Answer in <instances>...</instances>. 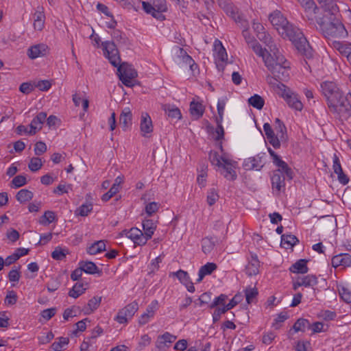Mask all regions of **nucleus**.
Masks as SVG:
<instances>
[{"mask_svg":"<svg viewBox=\"0 0 351 351\" xmlns=\"http://www.w3.org/2000/svg\"><path fill=\"white\" fill-rule=\"evenodd\" d=\"M323 36L328 39L345 38L348 36V31L344 25L338 19L331 21L318 23Z\"/></svg>","mask_w":351,"mask_h":351,"instance_id":"obj_5","label":"nucleus"},{"mask_svg":"<svg viewBox=\"0 0 351 351\" xmlns=\"http://www.w3.org/2000/svg\"><path fill=\"white\" fill-rule=\"evenodd\" d=\"M142 5L145 12L156 19L163 21L165 19L162 13L167 10L166 0H152V3L143 1Z\"/></svg>","mask_w":351,"mask_h":351,"instance_id":"obj_9","label":"nucleus"},{"mask_svg":"<svg viewBox=\"0 0 351 351\" xmlns=\"http://www.w3.org/2000/svg\"><path fill=\"white\" fill-rule=\"evenodd\" d=\"M227 99L226 97L219 99L217 101V113L218 116L215 118V122L217 124V128L215 132H224L223 128L222 126V120L223 116L224 113L225 106L226 104Z\"/></svg>","mask_w":351,"mask_h":351,"instance_id":"obj_18","label":"nucleus"},{"mask_svg":"<svg viewBox=\"0 0 351 351\" xmlns=\"http://www.w3.org/2000/svg\"><path fill=\"white\" fill-rule=\"evenodd\" d=\"M350 99L351 93L344 95L341 91L339 93H336V96L330 98L328 102V107L332 111L337 113L341 118L347 119L350 114Z\"/></svg>","mask_w":351,"mask_h":351,"instance_id":"obj_4","label":"nucleus"},{"mask_svg":"<svg viewBox=\"0 0 351 351\" xmlns=\"http://www.w3.org/2000/svg\"><path fill=\"white\" fill-rule=\"evenodd\" d=\"M219 198V195L217 189L212 188L208 191L206 202L210 206L214 205L218 201Z\"/></svg>","mask_w":351,"mask_h":351,"instance_id":"obj_46","label":"nucleus"},{"mask_svg":"<svg viewBox=\"0 0 351 351\" xmlns=\"http://www.w3.org/2000/svg\"><path fill=\"white\" fill-rule=\"evenodd\" d=\"M34 27L37 31H41L45 25V16L43 12V8H38L34 13Z\"/></svg>","mask_w":351,"mask_h":351,"instance_id":"obj_29","label":"nucleus"},{"mask_svg":"<svg viewBox=\"0 0 351 351\" xmlns=\"http://www.w3.org/2000/svg\"><path fill=\"white\" fill-rule=\"evenodd\" d=\"M268 152L272 158V162L276 166H280L283 168L286 167V162L283 161L280 156H278L274 150L271 148H268Z\"/></svg>","mask_w":351,"mask_h":351,"instance_id":"obj_55","label":"nucleus"},{"mask_svg":"<svg viewBox=\"0 0 351 351\" xmlns=\"http://www.w3.org/2000/svg\"><path fill=\"white\" fill-rule=\"evenodd\" d=\"M292 41L295 48L301 55L307 58L313 56V49L310 46L307 39L302 32L297 27L289 30V34L286 36Z\"/></svg>","mask_w":351,"mask_h":351,"instance_id":"obj_6","label":"nucleus"},{"mask_svg":"<svg viewBox=\"0 0 351 351\" xmlns=\"http://www.w3.org/2000/svg\"><path fill=\"white\" fill-rule=\"evenodd\" d=\"M211 300V294L210 293H202L198 300L195 301V304L198 306H203L204 304H207Z\"/></svg>","mask_w":351,"mask_h":351,"instance_id":"obj_61","label":"nucleus"},{"mask_svg":"<svg viewBox=\"0 0 351 351\" xmlns=\"http://www.w3.org/2000/svg\"><path fill=\"white\" fill-rule=\"evenodd\" d=\"M43 166V162L40 158H32L30 160V162L28 165L29 169L33 171H37L39 170Z\"/></svg>","mask_w":351,"mask_h":351,"instance_id":"obj_57","label":"nucleus"},{"mask_svg":"<svg viewBox=\"0 0 351 351\" xmlns=\"http://www.w3.org/2000/svg\"><path fill=\"white\" fill-rule=\"evenodd\" d=\"M179 50L180 51V53L183 54L182 56V60L183 62L189 66L191 70L192 71H194L195 69H197L198 66L195 62V61L192 59V58L186 54V53L183 50L182 48H179Z\"/></svg>","mask_w":351,"mask_h":351,"instance_id":"obj_47","label":"nucleus"},{"mask_svg":"<svg viewBox=\"0 0 351 351\" xmlns=\"http://www.w3.org/2000/svg\"><path fill=\"white\" fill-rule=\"evenodd\" d=\"M287 318L288 315H287V313H280L274 319V322L272 324V326L276 330L279 329L281 326V324L284 322L286 319H287Z\"/></svg>","mask_w":351,"mask_h":351,"instance_id":"obj_62","label":"nucleus"},{"mask_svg":"<svg viewBox=\"0 0 351 351\" xmlns=\"http://www.w3.org/2000/svg\"><path fill=\"white\" fill-rule=\"evenodd\" d=\"M56 220V214L51 210L45 211L43 215L40 218L39 223L43 226L49 225Z\"/></svg>","mask_w":351,"mask_h":351,"instance_id":"obj_44","label":"nucleus"},{"mask_svg":"<svg viewBox=\"0 0 351 351\" xmlns=\"http://www.w3.org/2000/svg\"><path fill=\"white\" fill-rule=\"evenodd\" d=\"M228 299V296L225 294H221L219 296L216 297L212 303L210 304L208 307L210 308H214L218 306H223L226 305V302Z\"/></svg>","mask_w":351,"mask_h":351,"instance_id":"obj_53","label":"nucleus"},{"mask_svg":"<svg viewBox=\"0 0 351 351\" xmlns=\"http://www.w3.org/2000/svg\"><path fill=\"white\" fill-rule=\"evenodd\" d=\"M214 51L217 53L215 59L217 62V65L219 67L220 65L219 62L223 63L227 60V53L221 43L218 40H216L214 43Z\"/></svg>","mask_w":351,"mask_h":351,"instance_id":"obj_25","label":"nucleus"},{"mask_svg":"<svg viewBox=\"0 0 351 351\" xmlns=\"http://www.w3.org/2000/svg\"><path fill=\"white\" fill-rule=\"evenodd\" d=\"M138 307V302L136 301H133L118 311L114 317V320L121 324H127L137 312Z\"/></svg>","mask_w":351,"mask_h":351,"instance_id":"obj_11","label":"nucleus"},{"mask_svg":"<svg viewBox=\"0 0 351 351\" xmlns=\"http://www.w3.org/2000/svg\"><path fill=\"white\" fill-rule=\"evenodd\" d=\"M47 47L44 44H38L28 49L27 55L29 58L35 59L45 55Z\"/></svg>","mask_w":351,"mask_h":351,"instance_id":"obj_26","label":"nucleus"},{"mask_svg":"<svg viewBox=\"0 0 351 351\" xmlns=\"http://www.w3.org/2000/svg\"><path fill=\"white\" fill-rule=\"evenodd\" d=\"M101 302V296H94L90 299L87 304L83 308L84 314L90 315L98 308Z\"/></svg>","mask_w":351,"mask_h":351,"instance_id":"obj_28","label":"nucleus"},{"mask_svg":"<svg viewBox=\"0 0 351 351\" xmlns=\"http://www.w3.org/2000/svg\"><path fill=\"white\" fill-rule=\"evenodd\" d=\"M302 7L304 8L306 10H313V12L316 13V10H317V7L315 5L313 0H298Z\"/></svg>","mask_w":351,"mask_h":351,"instance_id":"obj_63","label":"nucleus"},{"mask_svg":"<svg viewBox=\"0 0 351 351\" xmlns=\"http://www.w3.org/2000/svg\"><path fill=\"white\" fill-rule=\"evenodd\" d=\"M260 262L256 255H252L245 267V273L248 276L257 275L259 272Z\"/></svg>","mask_w":351,"mask_h":351,"instance_id":"obj_23","label":"nucleus"},{"mask_svg":"<svg viewBox=\"0 0 351 351\" xmlns=\"http://www.w3.org/2000/svg\"><path fill=\"white\" fill-rule=\"evenodd\" d=\"M338 291L342 300L347 303L351 302V291L348 288L341 286L338 288Z\"/></svg>","mask_w":351,"mask_h":351,"instance_id":"obj_54","label":"nucleus"},{"mask_svg":"<svg viewBox=\"0 0 351 351\" xmlns=\"http://www.w3.org/2000/svg\"><path fill=\"white\" fill-rule=\"evenodd\" d=\"M45 121L49 126V130H57L61 123L60 119L54 115H50Z\"/></svg>","mask_w":351,"mask_h":351,"instance_id":"obj_51","label":"nucleus"},{"mask_svg":"<svg viewBox=\"0 0 351 351\" xmlns=\"http://www.w3.org/2000/svg\"><path fill=\"white\" fill-rule=\"evenodd\" d=\"M72 189V185L69 184H59L58 186L53 189V193L58 194V195H61L64 193H69V191Z\"/></svg>","mask_w":351,"mask_h":351,"instance_id":"obj_56","label":"nucleus"},{"mask_svg":"<svg viewBox=\"0 0 351 351\" xmlns=\"http://www.w3.org/2000/svg\"><path fill=\"white\" fill-rule=\"evenodd\" d=\"M158 339L160 340V341H159L160 344H163L164 346H167V343H171L172 342H173L176 339V337L169 333V332H165L162 335L158 337Z\"/></svg>","mask_w":351,"mask_h":351,"instance_id":"obj_58","label":"nucleus"},{"mask_svg":"<svg viewBox=\"0 0 351 351\" xmlns=\"http://www.w3.org/2000/svg\"><path fill=\"white\" fill-rule=\"evenodd\" d=\"M321 88L323 94L326 97L328 102L330 100L332 97L336 96V93H339L341 90L336 86V84L331 82H325L321 84Z\"/></svg>","mask_w":351,"mask_h":351,"instance_id":"obj_19","label":"nucleus"},{"mask_svg":"<svg viewBox=\"0 0 351 351\" xmlns=\"http://www.w3.org/2000/svg\"><path fill=\"white\" fill-rule=\"evenodd\" d=\"M258 295V290L256 287H247L245 289V295L247 304L252 303Z\"/></svg>","mask_w":351,"mask_h":351,"instance_id":"obj_50","label":"nucleus"},{"mask_svg":"<svg viewBox=\"0 0 351 351\" xmlns=\"http://www.w3.org/2000/svg\"><path fill=\"white\" fill-rule=\"evenodd\" d=\"M317 2L325 12L331 15H335L339 12V7L335 0H318Z\"/></svg>","mask_w":351,"mask_h":351,"instance_id":"obj_27","label":"nucleus"},{"mask_svg":"<svg viewBox=\"0 0 351 351\" xmlns=\"http://www.w3.org/2000/svg\"><path fill=\"white\" fill-rule=\"evenodd\" d=\"M17 301V295L16 293L14 291H9L7 293V295L5 298V302L7 304L12 305L16 304Z\"/></svg>","mask_w":351,"mask_h":351,"instance_id":"obj_64","label":"nucleus"},{"mask_svg":"<svg viewBox=\"0 0 351 351\" xmlns=\"http://www.w3.org/2000/svg\"><path fill=\"white\" fill-rule=\"evenodd\" d=\"M85 290L86 288L84 287L83 283L77 282L69 291V295L73 298H77L85 292Z\"/></svg>","mask_w":351,"mask_h":351,"instance_id":"obj_43","label":"nucleus"},{"mask_svg":"<svg viewBox=\"0 0 351 351\" xmlns=\"http://www.w3.org/2000/svg\"><path fill=\"white\" fill-rule=\"evenodd\" d=\"M122 234L138 245H144L147 241L143 232L137 228H132L129 230H123Z\"/></svg>","mask_w":351,"mask_h":351,"instance_id":"obj_12","label":"nucleus"},{"mask_svg":"<svg viewBox=\"0 0 351 351\" xmlns=\"http://www.w3.org/2000/svg\"><path fill=\"white\" fill-rule=\"evenodd\" d=\"M169 276L176 277L189 292L193 293L195 291L193 283L191 282L189 275L186 271L180 269L176 272L171 273Z\"/></svg>","mask_w":351,"mask_h":351,"instance_id":"obj_16","label":"nucleus"},{"mask_svg":"<svg viewBox=\"0 0 351 351\" xmlns=\"http://www.w3.org/2000/svg\"><path fill=\"white\" fill-rule=\"evenodd\" d=\"M278 82L277 87L282 91V96L287 101L289 107L294 108L297 110H302L303 104L298 98V95L294 93H292L289 88H288L285 84Z\"/></svg>","mask_w":351,"mask_h":351,"instance_id":"obj_10","label":"nucleus"},{"mask_svg":"<svg viewBox=\"0 0 351 351\" xmlns=\"http://www.w3.org/2000/svg\"><path fill=\"white\" fill-rule=\"evenodd\" d=\"M69 339L68 337H58L51 344V349L52 351H61L69 344Z\"/></svg>","mask_w":351,"mask_h":351,"instance_id":"obj_40","label":"nucleus"},{"mask_svg":"<svg viewBox=\"0 0 351 351\" xmlns=\"http://www.w3.org/2000/svg\"><path fill=\"white\" fill-rule=\"evenodd\" d=\"M140 127L141 132H152V121L148 113L142 112L141 116Z\"/></svg>","mask_w":351,"mask_h":351,"instance_id":"obj_37","label":"nucleus"},{"mask_svg":"<svg viewBox=\"0 0 351 351\" xmlns=\"http://www.w3.org/2000/svg\"><path fill=\"white\" fill-rule=\"evenodd\" d=\"M306 263L305 259H300L290 267L289 271L295 274H306L308 270Z\"/></svg>","mask_w":351,"mask_h":351,"instance_id":"obj_36","label":"nucleus"},{"mask_svg":"<svg viewBox=\"0 0 351 351\" xmlns=\"http://www.w3.org/2000/svg\"><path fill=\"white\" fill-rule=\"evenodd\" d=\"M104 53L110 62L117 67L119 80L128 87L134 86L133 80L137 77V72L127 63L121 64V58L119 51L114 42L105 41L102 43Z\"/></svg>","mask_w":351,"mask_h":351,"instance_id":"obj_3","label":"nucleus"},{"mask_svg":"<svg viewBox=\"0 0 351 351\" xmlns=\"http://www.w3.org/2000/svg\"><path fill=\"white\" fill-rule=\"evenodd\" d=\"M248 104L258 110H261L264 106L265 100L259 95L255 94L248 99Z\"/></svg>","mask_w":351,"mask_h":351,"instance_id":"obj_42","label":"nucleus"},{"mask_svg":"<svg viewBox=\"0 0 351 351\" xmlns=\"http://www.w3.org/2000/svg\"><path fill=\"white\" fill-rule=\"evenodd\" d=\"M159 206V204L156 202H150L145 206V213L148 216H152L154 213L158 210Z\"/></svg>","mask_w":351,"mask_h":351,"instance_id":"obj_60","label":"nucleus"},{"mask_svg":"<svg viewBox=\"0 0 351 351\" xmlns=\"http://www.w3.org/2000/svg\"><path fill=\"white\" fill-rule=\"evenodd\" d=\"M158 308V302L156 300L152 301L147 306L146 311L138 318V324L141 326L148 323L152 319Z\"/></svg>","mask_w":351,"mask_h":351,"instance_id":"obj_13","label":"nucleus"},{"mask_svg":"<svg viewBox=\"0 0 351 351\" xmlns=\"http://www.w3.org/2000/svg\"><path fill=\"white\" fill-rule=\"evenodd\" d=\"M256 36L261 42L265 43L268 49L273 53V55H275V53H280L269 34L263 32L261 34H257Z\"/></svg>","mask_w":351,"mask_h":351,"instance_id":"obj_22","label":"nucleus"},{"mask_svg":"<svg viewBox=\"0 0 351 351\" xmlns=\"http://www.w3.org/2000/svg\"><path fill=\"white\" fill-rule=\"evenodd\" d=\"M263 136L265 142L269 143L276 149L279 148L281 143H285L288 138L287 133H265Z\"/></svg>","mask_w":351,"mask_h":351,"instance_id":"obj_14","label":"nucleus"},{"mask_svg":"<svg viewBox=\"0 0 351 351\" xmlns=\"http://www.w3.org/2000/svg\"><path fill=\"white\" fill-rule=\"evenodd\" d=\"M332 47L338 51L339 53L346 58L347 61L351 65V43L334 40L332 43Z\"/></svg>","mask_w":351,"mask_h":351,"instance_id":"obj_17","label":"nucleus"},{"mask_svg":"<svg viewBox=\"0 0 351 351\" xmlns=\"http://www.w3.org/2000/svg\"><path fill=\"white\" fill-rule=\"evenodd\" d=\"M332 267H337L342 266L343 267L351 266V256L348 253L339 254L334 256L331 261Z\"/></svg>","mask_w":351,"mask_h":351,"instance_id":"obj_20","label":"nucleus"},{"mask_svg":"<svg viewBox=\"0 0 351 351\" xmlns=\"http://www.w3.org/2000/svg\"><path fill=\"white\" fill-rule=\"evenodd\" d=\"M218 5L228 14L233 16L235 14L230 0H217Z\"/></svg>","mask_w":351,"mask_h":351,"instance_id":"obj_49","label":"nucleus"},{"mask_svg":"<svg viewBox=\"0 0 351 351\" xmlns=\"http://www.w3.org/2000/svg\"><path fill=\"white\" fill-rule=\"evenodd\" d=\"M243 165L246 170L259 171L264 166V162L262 160V157L256 156L245 160Z\"/></svg>","mask_w":351,"mask_h":351,"instance_id":"obj_21","label":"nucleus"},{"mask_svg":"<svg viewBox=\"0 0 351 351\" xmlns=\"http://www.w3.org/2000/svg\"><path fill=\"white\" fill-rule=\"evenodd\" d=\"M269 20L273 26L282 37H286L289 34V30L294 29L295 27L289 23L287 19L279 10H275L269 14Z\"/></svg>","mask_w":351,"mask_h":351,"instance_id":"obj_8","label":"nucleus"},{"mask_svg":"<svg viewBox=\"0 0 351 351\" xmlns=\"http://www.w3.org/2000/svg\"><path fill=\"white\" fill-rule=\"evenodd\" d=\"M162 109L165 114L171 119H180L182 113L180 110L174 105L165 104L162 106Z\"/></svg>","mask_w":351,"mask_h":351,"instance_id":"obj_34","label":"nucleus"},{"mask_svg":"<svg viewBox=\"0 0 351 351\" xmlns=\"http://www.w3.org/2000/svg\"><path fill=\"white\" fill-rule=\"evenodd\" d=\"M189 112L193 119H198L204 114V106L200 102L192 101L190 103Z\"/></svg>","mask_w":351,"mask_h":351,"instance_id":"obj_32","label":"nucleus"},{"mask_svg":"<svg viewBox=\"0 0 351 351\" xmlns=\"http://www.w3.org/2000/svg\"><path fill=\"white\" fill-rule=\"evenodd\" d=\"M142 226L144 231L143 234L146 239L148 241L152 238L155 230H156V223L152 219H145L143 221Z\"/></svg>","mask_w":351,"mask_h":351,"instance_id":"obj_31","label":"nucleus"},{"mask_svg":"<svg viewBox=\"0 0 351 351\" xmlns=\"http://www.w3.org/2000/svg\"><path fill=\"white\" fill-rule=\"evenodd\" d=\"M227 308V305L218 306L215 307V311L213 314V320L215 322L219 320L222 314L225 313L226 312L230 310L229 308Z\"/></svg>","mask_w":351,"mask_h":351,"instance_id":"obj_59","label":"nucleus"},{"mask_svg":"<svg viewBox=\"0 0 351 351\" xmlns=\"http://www.w3.org/2000/svg\"><path fill=\"white\" fill-rule=\"evenodd\" d=\"M26 183H27L26 177L23 175H19L12 179V180L11 182V187L15 188V189L19 188V187H21V186H24L25 184H26Z\"/></svg>","mask_w":351,"mask_h":351,"instance_id":"obj_52","label":"nucleus"},{"mask_svg":"<svg viewBox=\"0 0 351 351\" xmlns=\"http://www.w3.org/2000/svg\"><path fill=\"white\" fill-rule=\"evenodd\" d=\"M106 250V243L104 241L100 240L93 243L87 247V253L90 255H95Z\"/></svg>","mask_w":351,"mask_h":351,"instance_id":"obj_38","label":"nucleus"},{"mask_svg":"<svg viewBox=\"0 0 351 351\" xmlns=\"http://www.w3.org/2000/svg\"><path fill=\"white\" fill-rule=\"evenodd\" d=\"M16 198L21 204H23L33 198V193L27 189H21L16 193Z\"/></svg>","mask_w":351,"mask_h":351,"instance_id":"obj_41","label":"nucleus"},{"mask_svg":"<svg viewBox=\"0 0 351 351\" xmlns=\"http://www.w3.org/2000/svg\"><path fill=\"white\" fill-rule=\"evenodd\" d=\"M132 114L130 108H125L122 110L119 117V124L123 130H127L132 125Z\"/></svg>","mask_w":351,"mask_h":351,"instance_id":"obj_24","label":"nucleus"},{"mask_svg":"<svg viewBox=\"0 0 351 351\" xmlns=\"http://www.w3.org/2000/svg\"><path fill=\"white\" fill-rule=\"evenodd\" d=\"M78 265L81 267L82 271L88 274H100L99 267L92 261H80Z\"/></svg>","mask_w":351,"mask_h":351,"instance_id":"obj_35","label":"nucleus"},{"mask_svg":"<svg viewBox=\"0 0 351 351\" xmlns=\"http://www.w3.org/2000/svg\"><path fill=\"white\" fill-rule=\"evenodd\" d=\"M276 167L278 169L274 171L271 180L273 191L279 194L285 188V179H293V172L287 163L286 167Z\"/></svg>","mask_w":351,"mask_h":351,"instance_id":"obj_7","label":"nucleus"},{"mask_svg":"<svg viewBox=\"0 0 351 351\" xmlns=\"http://www.w3.org/2000/svg\"><path fill=\"white\" fill-rule=\"evenodd\" d=\"M310 327V322L303 318L298 319L293 326V329L295 332H304L306 328Z\"/></svg>","mask_w":351,"mask_h":351,"instance_id":"obj_45","label":"nucleus"},{"mask_svg":"<svg viewBox=\"0 0 351 351\" xmlns=\"http://www.w3.org/2000/svg\"><path fill=\"white\" fill-rule=\"evenodd\" d=\"M111 35L113 39L118 42L119 45H127L128 43V39L125 34L119 29H114Z\"/></svg>","mask_w":351,"mask_h":351,"instance_id":"obj_48","label":"nucleus"},{"mask_svg":"<svg viewBox=\"0 0 351 351\" xmlns=\"http://www.w3.org/2000/svg\"><path fill=\"white\" fill-rule=\"evenodd\" d=\"M47 119V113L44 112H39L32 121L30 123L31 130H40L42 129L43 123Z\"/></svg>","mask_w":351,"mask_h":351,"instance_id":"obj_33","label":"nucleus"},{"mask_svg":"<svg viewBox=\"0 0 351 351\" xmlns=\"http://www.w3.org/2000/svg\"><path fill=\"white\" fill-rule=\"evenodd\" d=\"M250 47L257 56L263 58L265 66L273 75V77H267L269 83H271L272 79L282 81L289 79L290 64L280 53L273 55L268 48H263L256 40H252Z\"/></svg>","mask_w":351,"mask_h":351,"instance_id":"obj_1","label":"nucleus"},{"mask_svg":"<svg viewBox=\"0 0 351 351\" xmlns=\"http://www.w3.org/2000/svg\"><path fill=\"white\" fill-rule=\"evenodd\" d=\"M217 265L214 263H207L206 265L202 266L198 271L197 282H200L206 276L210 275L217 269Z\"/></svg>","mask_w":351,"mask_h":351,"instance_id":"obj_30","label":"nucleus"},{"mask_svg":"<svg viewBox=\"0 0 351 351\" xmlns=\"http://www.w3.org/2000/svg\"><path fill=\"white\" fill-rule=\"evenodd\" d=\"M212 138L216 141V146L220 149V153L216 151H210L208 159L211 165L217 167L220 173L228 180H234L237 178L236 168L237 162L230 158L229 155L223 152L222 140L224 133H210Z\"/></svg>","mask_w":351,"mask_h":351,"instance_id":"obj_2","label":"nucleus"},{"mask_svg":"<svg viewBox=\"0 0 351 351\" xmlns=\"http://www.w3.org/2000/svg\"><path fill=\"white\" fill-rule=\"evenodd\" d=\"M317 278L315 275H307L298 277L293 282V289L297 290L300 287H313L317 284Z\"/></svg>","mask_w":351,"mask_h":351,"instance_id":"obj_15","label":"nucleus"},{"mask_svg":"<svg viewBox=\"0 0 351 351\" xmlns=\"http://www.w3.org/2000/svg\"><path fill=\"white\" fill-rule=\"evenodd\" d=\"M298 242V238L293 234H283L281 238V245L287 249L292 247Z\"/></svg>","mask_w":351,"mask_h":351,"instance_id":"obj_39","label":"nucleus"}]
</instances>
